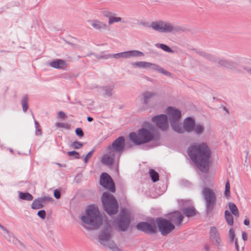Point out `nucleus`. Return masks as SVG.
Returning <instances> with one entry per match:
<instances>
[{
  "label": "nucleus",
  "mask_w": 251,
  "mask_h": 251,
  "mask_svg": "<svg viewBox=\"0 0 251 251\" xmlns=\"http://www.w3.org/2000/svg\"><path fill=\"white\" fill-rule=\"evenodd\" d=\"M113 248H114L115 249V251H116V250H118L117 247H114Z\"/></svg>",
  "instance_id": "53"
},
{
  "label": "nucleus",
  "mask_w": 251,
  "mask_h": 251,
  "mask_svg": "<svg viewBox=\"0 0 251 251\" xmlns=\"http://www.w3.org/2000/svg\"><path fill=\"white\" fill-rule=\"evenodd\" d=\"M188 153L201 172L208 171L211 153L205 144L192 145L188 150Z\"/></svg>",
  "instance_id": "1"
},
{
  "label": "nucleus",
  "mask_w": 251,
  "mask_h": 251,
  "mask_svg": "<svg viewBox=\"0 0 251 251\" xmlns=\"http://www.w3.org/2000/svg\"><path fill=\"white\" fill-rule=\"evenodd\" d=\"M202 194L205 201L207 211H211L216 203V196L215 192L209 188L204 187L202 189Z\"/></svg>",
  "instance_id": "6"
},
{
  "label": "nucleus",
  "mask_w": 251,
  "mask_h": 251,
  "mask_svg": "<svg viewBox=\"0 0 251 251\" xmlns=\"http://www.w3.org/2000/svg\"><path fill=\"white\" fill-rule=\"evenodd\" d=\"M19 198L24 200L30 201L33 199V196L28 193H19Z\"/></svg>",
  "instance_id": "25"
},
{
  "label": "nucleus",
  "mask_w": 251,
  "mask_h": 251,
  "mask_svg": "<svg viewBox=\"0 0 251 251\" xmlns=\"http://www.w3.org/2000/svg\"><path fill=\"white\" fill-rule=\"evenodd\" d=\"M88 22L91 24L93 28L96 29L104 28L106 26L105 24L97 20L89 21Z\"/></svg>",
  "instance_id": "19"
},
{
  "label": "nucleus",
  "mask_w": 251,
  "mask_h": 251,
  "mask_svg": "<svg viewBox=\"0 0 251 251\" xmlns=\"http://www.w3.org/2000/svg\"><path fill=\"white\" fill-rule=\"evenodd\" d=\"M67 154L69 156H73L76 159H78L80 157L79 153L75 151H68Z\"/></svg>",
  "instance_id": "36"
},
{
  "label": "nucleus",
  "mask_w": 251,
  "mask_h": 251,
  "mask_svg": "<svg viewBox=\"0 0 251 251\" xmlns=\"http://www.w3.org/2000/svg\"><path fill=\"white\" fill-rule=\"evenodd\" d=\"M169 218L176 226H180L184 217L180 212L176 211L172 213L170 215Z\"/></svg>",
  "instance_id": "16"
},
{
  "label": "nucleus",
  "mask_w": 251,
  "mask_h": 251,
  "mask_svg": "<svg viewBox=\"0 0 251 251\" xmlns=\"http://www.w3.org/2000/svg\"><path fill=\"white\" fill-rule=\"evenodd\" d=\"M54 196L57 199H59L60 197V191L58 190H55L54 191Z\"/></svg>",
  "instance_id": "42"
},
{
  "label": "nucleus",
  "mask_w": 251,
  "mask_h": 251,
  "mask_svg": "<svg viewBox=\"0 0 251 251\" xmlns=\"http://www.w3.org/2000/svg\"><path fill=\"white\" fill-rule=\"evenodd\" d=\"M121 21L120 17H110L109 18V24L111 25L114 23L119 22Z\"/></svg>",
  "instance_id": "32"
},
{
  "label": "nucleus",
  "mask_w": 251,
  "mask_h": 251,
  "mask_svg": "<svg viewBox=\"0 0 251 251\" xmlns=\"http://www.w3.org/2000/svg\"><path fill=\"white\" fill-rule=\"evenodd\" d=\"M75 133L78 136L80 137L83 136V132L80 128H77L75 129Z\"/></svg>",
  "instance_id": "41"
},
{
  "label": "nucleus",
  "mask_w": 251,
  "mask_h": 251,
  "mask_svg": "<svg viewBox=\"0 0 251 251\" xmlns=\"http://www.w3.org/2000/svg\"><path fill=\"white\" fill-rule=\"evenodd\" d=\"M225 218L227 224L229 225L232 226L233 224V219L232 216L231 215L230 213L227 210H226L225 211Z\"/></svg>",
  "instance_id": "26"
},
{
  "label": "nucleus",
  "mask_w": 251,
  "mask_h": 251,
  "mask_svg": "<svg viewBox=\"0 0 251 251\" xmlns=\"http://www.w3.org/2000/svg\"><path fill=\"white\" fill-rule=\"evenodd\" d=\"M228 236L229 239L231 242H233L234 240V238L235 236L234 231L232 228H230L228 232Z\"/></svg>",
  "instance_id": "35"
},
{
  "label": "nucleus",
  "mask_w": 251,
  "mask_h": 251,
  "mask_svg": "<svg viewBox=\"0 0 251 251\" xmlns=\"http://www.w3.org/2000/svg\"><path fill=\"white\" fill-rule=\"evenodd\" d=\"M210 238L214 244L217 247L220 246L221 244V239L218 230L214 226H212L210 228Z\"/></svg>",
  "instance_id": "14"
},
{
  "label": "nucleus",
  "mask_w": 251,
  "mask_h": 251,
  "mask_svg": "<svg viewBox=\"0 0 251 251\" xmlns=\"http://www.w3.org/2000/svg\"><path fill=\"white\" fill-rule=\"evenodd\" d=\"M100 184L112 192L115 191L114 183L110 176L106 173H103L100 176Z\"/></svg>",
  "instance_id": "11"
},
{
  "label": "nucleus",
  "mask_w": 251,
  "mask_h": 251,
  "mask_svg": "<svg viewBox=\"0 0 251 251\" xmlns=\"http://www.w3.org/2000/svg\"><path fill=\"white\" fill-rule=\"evenodd\" d=\"M152 122L162 130H165L168 127L167 117L166 115L161 114L152 118Z\"/></svg>",
  "instance_id": "12"
},
{
  "label": "nucleus",
  "mask_w": 251,
  "mask_h": 251,
  "mask_svg": "<svg viewBox=\"0 0 251 251\" xmlns=\"http://www.w3.org/2000/svg\"><path fill=\"white\" fill-rule=\"evenodd\" d=\"M183 212L187 217L194 216L196 213V210L193 207L186 208L183 210Z\"/></svg>",
  "instance_id": "22"
},
{
  "label": "nucleus",
  "mask_w": 251,
  "mask_h": 251,
  "mask_svg": "<svg viewBox=\"0 0 251 251\" xmlns=\"http://www.w3.org/2000/svg\"><path fill=\"white\" fill-rule=\"evenodd\" d=\"M94 151L92 150L90 151H89L87 155L84 157V162L85 163H87L89 160L92 157V155L93 154Z\"/></svg>",
  "instance_id": "39"
},
{
  "label": "nucleus",
  "mask_w": 251,
  "mask_h": 251,
  "mask_svg": "<svg viewBox=\"0 0 251 251\" xmlns=\"http://www.w3.org/2000/svg\"><path fill=\"white\" fill-rule=\"evenodd\" d=\"M242 238L245 241L248 239V234L245 232L242 233Z\"/></svg>",
  "instance_id": "45"
},
{
  "label": "nucleus",
  "mask_w": 251,
  "mask_h": 251,
  "mask_svg": "<svg viewBox=\"0 0 251 251\" xmlns=\"http://www.w3.org/2000/svg\"><path fill=\"white\" fill-rule=\"evenodd\" d=\"M137 67L143 68H152L154 70H158V66L146 62H137L134 64Z\"/></svg>",
  "instance_id": "18"
},
{
  "label": "nucleus",
  "mask_w": 251,
  "mask_h": 251,
  "mask_svg": "<svg viewBox=\"0 0 251 251\" xmlns=\"http://www.w3.org/2000/svg\"><path fill=\"white\" fill-rule=\"evenodd\" d=\"M244 223L246 226L249 225V224H250V221H249V220L248 219H246L244 220Z\"/></svg>",
  "instance_id": "47"
},
{
  "label": "nucleus",
  "mask_w": 251,
  "mask_h": 251,
  "mask_svg": "<svg viewBox=\"0 0 251 251\" xmlns=\"http://www.w3.org/2000/svg\"><path fill=\"white\" fill-rule=\"evenodd\" d=\"M235 247H236L237 251H239V246H238V243L237 242V240H236L235 241Z\"/></svg>",
  "instance_id": "50"
},
{
  "label": "nucleus",
  "mask_w": 251,
  "mask_h": 251,
  "mask_svg": "<svg viewBox=\"0 0 251 251\" xmlns=\"http://www.w3.org/2000/svg\"><path fill=\"white\" fill-rule=\"evenodd\" d=\"M35 124H36V125L37 128H38V126H39V124L38 123V122H35Z\"/></svg>",
  "instance_id": "52"
},
{
  "label": "nucleus",
  "mask_w": 251,
  "mask_h": 251,
  "mask_svg": "<svg viewBox=\"0 0 251 251\" xmlns=\"http://www.w3.org/2000/svg\"><path fill=\"white\" fill-rule=\"evenodd\" d=\"M158 70L160 72H161V73H162L164 75H170V73L168 71H167L166 70H164L163 69H158Z\"/></svg>",
  "instance_id": "44"
},
{
  "label": "nucleus",
  "mask_w": 251,
  "mask_h": 251,
  "mask_svg": "<svg viewBox=\"0 0 251 251\" xmlns=\"http://www.w3.org/2000/svg\"><path fill=\"white\" fill-rule=\"evenodd\" d=\"M28 100L26 97H24L22 100V104L23 106V111L25 112L26 111L28 108Z\"/></svg>",
  "instance_id": "29"
},
{
  "label": "nucleus",
  "mask_w": 251,
  "mask_h": 251,
  "mask_svg": "<svg viewBox=\"0 0 251 251\" xmlns=\"http://www.w3.org/2000/svg\"><path fill=\"white\" fill-rule=\"evenodd\" d=\"M44 199L40 198L34 200L32 204L31 207L32 209H37L42 208L43 206V202L44 201Z\"/></svg>",
  "instance_id": "20"
},
{
  "label": "nucleus",
  "mask_w": 251,
  "mask_h": 251,
  "mask_svg": "<svg viewBox=\"0 0 251 251\" xmlns=\"http://www.w3.org/2000/svg\"><path fill=\"white\" fill-rule=\"evenodd\" d=\"M128 57L133 56H140L143 55V53L138 50H130L127 51Z\"/></svg>",
  "instance_id": "28"
},
{
  "label": "nucleus",
  "mask_w": 251,
  "mask_h": 251,
  "mask_svg": "<svg viewBox=\"0 0 251 251\" xmlns=\"http://www.w3.org/2000/svg\"><path fill=\"white\" fill-rule=\"evenodd\" d=\"M50 65L55 69H65L67 66V64L64 60L58 59L50 62Z\"/></svg>",
  "instance_id": "17"
},
{
  "label": "nucleus",
  "mask_w": 251,
  "mask_h": 251,
  "mask_svg": "<svg viewBox=\"0 0 251 251\" xmlns=\"http://www.w3.org/2000/svg\"><path fill=\"white\" fill-rule=\"evenodd\" d=\"M104 16H105L106 17H108L109 18L111 17L110 16L111 13L108 11H105L104 12Z\"/></svg>",
  "instance_id": "46"
},
{
  "label": "nucleus",
  "mask_w": 251,
  "mask_h": 251,
  "mask_svg": "<svg viewBox=\"0 0 251 251\" xmlns=\"http://www.w3.org/2000/svg\"><path fill=\"white\" fill-rule=\"evenodd\" d=\"M107 153L104 154L102 156L101 161L103 164L109 165H112L116 159H119L120 156L115 154V153L111 151L107 150Z\"/></svg>",
  "instance_id": "13"
},
{
  "label": "nucleus",
  "mask_w": 251,
  "mask_h": 251,
  "mask_svg": "<svg viewBox=\"0 0 251 251\" xmlns=\"http://www.w3.org/2000/svg\"><path fill=\"white\" fill-rule=\"evenodd\" d=\"M100 239L101 243L106 246V242H109L110 241V235L108 233L104 232L100 235Z\"/></svg>",
  "instance_id": "21"
},
{
  "label": "nucleus",
  "mask_w": 251,
  "mask_h": 251,
  "mask_svg": "<svg viewBox=\"0 0 251 251\" xmlns=\"http://www.w3.org/2000/svg\"><path fill=\"white\" fill-rule=\"evenodd\" d=\"M38 215L42 219H44L46 216V212L44 210H42L38 212Z\"/></svg>",
  "instance_id": "40"
},
{
  "label": "nucleus",
  "mask_w": 251,
  "mask_h": 251,
  "mask_svg": "<svg viewBox=\"0 0 251 251\" xmlns=\"http://www.w3.org/2000/svg\"><path fill=\"white\" fill-rule=\"evenodd\" d=\"M142 95L144 102L147 103L155 95V94L150 92H145L143 93Z\"/></svg>",
  "instance_id": "24"
},
{
  "label": "nucleus",
  "mask_w": 251,
  "mask_h": 251,
  "mask_svg": "<svg viewBox=\"0 0 251 251\" xmlns=\"http://www.w3.org/2000/svg\"><path fill=\"white\" fill-rule=\"evenodd\" d=\"M137 228L147 233H154L155 231V225H152L148 223L141 222L137 226Z\"/></svg>",
  "instance_id": "15"
},
{
  "label": "nucleus",
  "mask_w": 251,
  "mask_h": 251,
  "mask_svg": "<svg viewBox=\"0 0 251 251\" xmlns=\"http://www.w3.org/2000/svg\"><path fill=\"white\" fill-rule=\"evenodd\" d=\"M149 173L153 182H156L159 180V174L157 172L151 169L150 170Z\"/></svg>",
  "instance_id": "27"
},
{
  "label": "nucleus",
  "mask_w": 251,
  "mask_h": 251,
  "mask_svg": "<svg viewBox=\"0 0 251 251\" xmlns=\"http://www.w3.org/2000/svg\"><path fill=\"white\" fill-rule=\"evenodd\" d=\"M58 116L61 119H65L66 118V114L64 112L62 111H59L58 112Z\"/></svg>",
  "instance_id": "43"
},
{
  "label": "nucleus",
  "mask_w": 251,
  "mask_h": 251,
  "mask_svg": "<svg viewBox=\"0 0 251 251\" xmlns=\"http://www.w3.org/2000/svg\"><path fill=\"white\" fill-rule=\"evenodd\" d=\"M0 228H1L3 231H5L7 233H8V231L2 226L0 224Z\"/></svg>",
  "instance_id": "49"
},
{
  "label": "nucleus",
  "mask_w": 251,
  "mask_h": 251,
  "mask_svg": "<svg viewBox=\"0 0 251 251\" xmlns=\"http://www.w3.org/2000/svg\"><path fill=\"white\" fill-rule=\"evenodd\" d=\"M159 47L162 50H164L165 51H167L168 52H172V50L170 48V47L165 44H159Z\"/></svg>",
  "instance_id": "33"
},
{
  "label": "nucleus",
  "mask_w": 251,
  "mask_h": 251,
  "mask_svg": "<svg viewBox=\"0 0 251 251\" xmlns=\"http://www.w3.org/2000/svg\"><path fill=\"white\" fill-rule=\"evenodd\" d=\"M228 206L229 208L232 213L235 216L238 217L239 214V211L236 205L233 203L230 202L228 204Z\"/></svg>",
  "instance_id": "23"
},
{
  "label": "nucleus",
  "mask_w": 251,
  "mask_h": 251,
  "mask_svg": "<svg viewBox=\"0 0 251 251\" xmlns=\"http://www.w3.org/2000/svg\"><path fill=\"white\" fill-rule=\"evenodd\" d=\"M36 133L37 135H41V134H42L41 129H40V128L39 129H37L36 130Z\"/></svg>",
  "instance_id": "48"
},
{
  "label": "nucleus",
  "mask_w": 251,
  "mask_h": 251,
  "mask_svg": "<svg viewBox=\"0 0 251 251\" xmlns=\"http://www.w3.org/2000/svg\"><path fill=\"white\" fill-rule=\"evenodd\" d=\"M114 57L115 58H128L127 51L115 54Z\"/></svg>",
  "instance_id": "34"
},
{
  "label": "nucleus",
  "mask_w": 251,
  "mask_h": 251,
  "mask_svg": "<svg viewBox=\"0 0 251 251\" xmlns=\"http://www.w3.org/2000/svg\"><path fill=\"white\" fill-rule=\"evenodd\" d=\"M225 195L226 197H228L230 195V183L228 180L226 181V183Z\"/></svg>",
  "instance_id": "31"
},
{
  "label": "nucleus",
  "mask_w": 251,
  "mask_h": 251,
  "mask_svg": "<svg viewBox=\"0 0 251 251\" xmlns=\"http://www.w3.org/2000/svg\"><path fill=\"white\" fill-rule=\"evenodd\" d=\"M150 27L153 30L160 32H171L175 29L172 24L163 21L152 22Z\"/></svg>",
  "instance_id": "7"
},
{
  "label": "nucleus",
  "mask_w": 251,
  "mask_h": 251,
  "mask_svg": "<svg viewBox=\"0 0 251 251\" xmlns=\"http://www.w3.org/2000/svg\"><path fill=\"white\" fill-rule=\"evenodd\" d=\"M129 137L136 145H139L145 144L153 139V129L149 128L148 130L143 128L139 130L137 133L132 132L130 133Z\"/></svg>",
  "instance_id": "4"
},
{
  "label": "nucleus",
  "mask_w": 251,
  "mask_h": 251,
  "mask_svg": "<svg viewBox=\"0 0 251 251\" xmlns=\"http://www.w3.org/2000/svg\"><path fill=\"white\" fill-rule=\"evenodd\" d=\"M82 221L92 229L99 228L102 224V217L98 207L90 205L86 210V215L81 217Z\"/></svg>",
  "instance_id": "3"
},
{
  "label": "nucleus",
  "mask_w": 251,
  "mask_h": 251,
  "mask_svg": "<svg viewBox=\"0 0 251 251\" xmlns=\"http://www.w3.org/2000/svg\"><path fill=\"white\" fill-rule=\"evenodd\" d=\"M203 128L202 126L200 125H195L194 124L193 131H194L196 133L199 134L202 132Z\"/></svg>",
  "instance_id": "30"
},
{
  "label": "nucleus",
  "mask_w": 251,
  "mask_h": 251,
  "mask_svg": "<svg viewBox=\"0 0 251 251\" xmlns=\"http://www.w3.org/2000/svg\"><path fill=\"white\" fill-rule=\"evenodd\" d=\"M101 201L105 211L109 215H113L117 213L118 204L113 195L108 192L103 193Z\"/></svg>",
  "instance_id": "5"
},
{
  "label": "nucleus",
  "mask_w": 251,
  "mask_h": 251,
  "mask_svg": "<svg viewBox=\"0 0 251 251\" xmlns=\"http://www.w3.org/2000/svg\"><path fill=\"white\" fill-rule=\"evenodd\" d=\"M130 223V217L128 211L126 210H122L121 213L120 219L118 221V228L120 230H126Z\"/></svg>",
  "instance_id": "10"
},
{
  "label": "nucleus",
  "mask_w": 251,
  "mask_h": 251,
  "mask_svg": "<svg viewBox=\"0 0 251 251\" xmlns=\"http://www.w3.org/2000/svg\"><path fill=\"white\" fill-rule=\"evenodd\" d=\"M55 125L58 127H62L66 129H69L70 126V125L67 123H56Z\"/></svg>",
  "instance_id": "37"
},
{
  "label": "nucleus",
  "mask_w": 251,
  "mask_h": 251,
  "mask_svg": "<svg viewBox=\"0 0 251 251\" xmlns=\"http://www.w3.org/2000/svg\"><path fill=\"white\" fill-rule=\"evenodd\" d=\"M87 120H88V121H89V122H92V121H93V118H91V117H88L87 118Z\"/></svg>",
  "instance_id": "51"
},
{
  "label": "nucleus",
  "mask_w": 251,
  "mask_h": 251,
  "mask_svg": "<svg viewBox=\"0 0 251 251\" xmlns=\"http://www.w3.org/2000/svg\"><path fill=\"white\" fill-rule=\"evenodd\" d=\"M156 223L159 231L164 235L169 234L175 228V226L172 223L164 219H158Z\"/></svg>",
  "instance_id": "9"
},
{
  "label": "nucleus",
  "mask_w": 251,
  "mask_h": 251,
  "mask_svg": "<svg viewBox=\"0 0 251 251\" xmlns=\"http://www.w3.org/2000/svg\"><path fill=\"white\" fill-rule=\"evenodd\" d=\"M125 147V139L123 137H119L116 139L111 146L107 147V150L111 152L115 153V155L120 156Z\"/></svg>",
  "instance_id": "8"
},
{
  "label": "nucleus",
  "mask_w": 251,
  "mask_h": 251,
  "mask_svg": "<svg viewBox=\"0 0 251 251\" xmlns=\"http://www.w3.org/2000/svg\"><path fill=\"white\" fill-rule=\"evenodd\" d=\"M249 62H250L251 63V61H248Z\"/></svg>",
  "instance_id": "54"
},
{
  "label": "nucleus",
  "mask_w": 251,
  "mask_h": 251,
  "mask_svg": "<svg viewBox=\"0 0 251 251\" xmlns=\"http://www.w3.org/2000/svg\"><path fill=\"white\" fill-rule=\"evenodd\" d=\"M167 113L169 116L170 123L173 129L178 133H183L185 131H193L194 121L190 118H187L184 122L183 126L179 123L181 118V112L178 109L169 107L167 109Z\"/></svg>",
  "instance_id": "2"
},
{
  "label": "nucleus",
  "mask_w": 251,
  "mask_h": 251,
  "mask_svg": "<svg viewBox=\"0 0 251 251\" xmlns=\"http://www.w3.org/2000/svg\"><path fill=\"white\" fill-rule=\"evenodd\" d=\"M82 146V144L79 142H74L71 145V147L75 149L80 148Z\"/></svg>",
  "instance_id": "38"
}]
</instances>
